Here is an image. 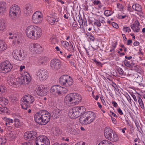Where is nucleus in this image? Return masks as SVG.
<instances>
[{"label": "nucleus", "mask_w": 145, "mask_h": 145, "mask_svg": "<svg viewBox=\"0 0 145 145\" xmlns=\"http://www.w3.org/2000/svg\"><path fill=\"white\" fill-rule=\"evenodd\" d=\"M50 66L52 69L57 70L61 67V63L58 59H54L51 61Z\"/></svg>", "instance_id": "nucleus-11"}, {"label": "nucleus", "mask_w": 145, "mask_h": 145, "mask_svg": "<svg viewBox=\"0 0 145 145\" xmlns=\"http://www.w3.org/2000/svg\"><path fill=\"white\" fill-rule=\"evenodd\" d=\"M37 77L40 81L46 80L48 77V72L46 70L41 69L39 70L37 72Z\"/></svg>", "instance_id": "nucleus-9"}, {"label": "nucleus", "mask_w": 145, "mask_h": 145, "mask_svg": "<svg viewBox=\"0 0 145 145\" xmlns=\"http://www.w3.org/2000/svg\"><path fill=\"white\" fill-rule=\"evenodd\" d=\"M47 20L51 25H53L54 24H56L58 22L59 24H60L59 22V18H57L54 16H53L52 17H48Z\"/></svg>", "instance_id": "nucleus-20"}, {"label": "nucleus", "mask_w": 145, "mask_h": 145, "mask_svg": "<svg viewBox=\"0 0 145 145\" xmlns=\"http://www.w3.org/2000/svg\"><path fill=\"white\" fill-rule=\"evenodd\" d=\"M117 111L120 115H122L123 114V113L120 108H118Z\"/></svg>", "instance_id": "nucleus-60"}, {"label": "nucleus", "mask_w": 145, "mask_h": 145, "mask_svg": "<svg viewBox=\"0 0 145 145\" xmlns=\"http://www.w3.org/2000/svg\"><path fill=\"white\" fill-rule=\"evenodd\" d=\"M42 35V31L40 27L36 26L33 35H31L32 39H37L40 37Z\"/></svg>", "instance_id": "nucleus-12"}, {"label": "nucleus", "mask_w": 145, "mask_h": 145, "mask_svg": "<svg viewBox=\"0 0 145 145\" xmlns=\"http://www.w3.org/2000/svg\"><path fill=\"white\" fill-rule=\"evenodd\" d=\"M13 55L15 59L21 61L24 59L25 57V54L24 51L20 49H16L13 51Z\"/></svg>", "instance_id": "nucleus-6"}, {"label": "nucleus", "mask_w": 145, "mask_h": 145, "mask_svg": "<svg viewBox=\"0 0 145 145\" xmlns=\"http://www.w3.org/2000/svg\"><path fill=\"white\" fill-rule=\"evenodd\" d=\"M132 68L133 70L135 71L140 74L142 75L144 74L143 70L139 66L137 65H135L132 67Z\"/></svg>", "instance_id": "nucleus-32"}, {"label": "nucleus", "mask_w": 145, "mask_h": 145, "mask_svg": "<svg viewBox=\"0 0 145 145\" xmlns=\"http://www.w3.org/2000/svg\"><path fill=\"white\" fill-rule=\"evenodd\" d=\"M20 12V8L18 5H12L10 8V16L12 19L15 18L19 15Z\"/></svg>", "instance_id": "nucleus-4"}, {"label": "nucleus", "mask_w": 145, "mask_h": 145, "mask_svg": "<svg viewBox=\"0 0 145 145\" xmlns=\"http://www.w3.org/2000/svg\"><path fill=\"white\" fill-rule=\"evenodd\" d=\"M36 26V25H31L27 27L26 29V34L27 36L29 38L31 39L32 38L31 35L33 34Z\"/></svg>", "instance_id": "nucleus-17"}, {"label": "nucleus", "mask_w": 145, "mask_h": 145, "mask_svg": "<svg viewBox=\"0 0 145 145\" xmlns=\"http://www.w3.org/2000/svg\"><path fill=\"white\" fill-rule=\"evenodd\" d=\"M35 91L37 94L39 96H43L47 94V88L42 87V85L37 86Z\"/></svg>", "instance_id": "nucleus-14"}, {"label": "nucleus", "mask_w": 145, "mask_h": 145, "mask_svg": "<svg viewBox=\"0 0 145 145\" xmlns=\"http://www.w3.org/2000/svg\"><path fill=\"white\" fill-rule=\"evenodd\" d=\"M7 4L4 2L0 3V13H3L6 11Z\"/></svg>", "instance_id": "nucleus-34"}, {"label": "nucleus", "mask_w": 145, "mask_h": 145, "mask_svg": "<svg viewBox=\"0 0 145 145\" xmlns=\"http://www.w3.org/2000/svg\"><path fill=\"white\" fill-rule=\"evenodd\" d=\"M124 63L126 66L129 67H131V65H130L131 62L125 59L124 61Z\"/></svg>", "instance_id": "nucleus-48"}, {"label": "nucleus", "mask_w": 145, "mask_h": 145, "mask_svg": "<svg viewBox=\"0 0 145 145\" xmlns=\"http://www.w3.org/2000/svg\"><path fill=\"white\" fill-rule=\"evenodd\" d=\"M7 48V45L3 42L0 45V52L4 51Z\"/></svg>", "instance_id": "nucleus-40"}, {"label": "nucleus", "mask_w": 145, "mask_h": 145, "mask_svg": "<svg viewBox=\"0 0 145 145\" xmlns=\"http://www.w3.org/2000/svg\"><path fill=\"white\" fill-rule=\"evenodd\" d=\"M78 22L79 24L80 25V27L81 28H83V20L82 18H80L79 17V19L78 20Z\"/></svg>", "instance_id": "nucleus-52"}, {"label": "nucleus", "mask_w": 145, "mask_h": 145, "mask_svg": "<svg viewBox=\"0 0 145 145\" xmlns=\"http://www.w3.org/2000/svg\"><path fill=\"white\" fill-rule=\"evenodd\" d=\"M6 142V140L5 138H2L1 136H0V144L2 145H3L5 144Z\"/></svg>", "instance_id": "nucleus-47"}, {"label": "nucleus", "mask_w": 145, "mask_h": 145, "mask_svg": "<svg viewBox=\"0 0 145 145\" xmlns=\"http://www.w3.org/2000/svg\"><path fill=\"white\" fill-rule=\"evenodd\" d=\"M95 117V114L91 112H86L80 117L79 121L83 125L89 124L94 121Z\"/></svg>", "instance_id": "nucleus-2"}, {"label": "nucleus", "mask_w": 145, "mask_h": 145, "mask_svg": "<svg viewBox=\"0 0 145 145\" xmlns=\"http://www.w3.org/2000/svg\"><path fill=\"white\" fill-rule=\"evenodd\" d=\"M22 77L24 78V84H27L31 80V76L28 73L26 72Z\"/></svg>", "instance_id": "nucleus-30"}, {"label": "nucleus", "mask_w": 145, "mask_h": 145, "mask_svg": "<svg viewBox=\"0 0 145 145\" xmlns=\"http://www.w3.org/2000/svg\"><path fill=\"white\" fill-rule=\"evenodd\" d=\"M80 131L78 129H74L73 128L72 132H70L72 134L76 135L79 133Z\"/></svg>", "instance_id": "nucleus-43"}, {"label": "nucleus", "mask_w": 145, "mask_h": 145, "mask_svg": "<svg viewBox=\"0 0 145 145\" xmlns=\"http://www.w3.org/2000/svg\"><path fill=\"white\" fill-rule=\"evenodd\" d=\"M49 139L44 136H40L36 138L35 145H50Z\"/></svg>", "instance_id": "nucleus-7"}, {"label": "nucleus", "mask_w": 145, "mask_h": 145, "mask_svg": "<svg viewBox=\"0 0 145 145\" xmlns=\"http://www.w3.org/2000/svg\"><path fill=\"white\" fill-rule=\"evenodd\" d=\"M73 80L72 78L69 76L68 77L64 83L63 86L66 87H69L73 84Z\"/></svg>", "instance_id": "nucleus-29"}, {"label": "nucleus", "mask_w": 145, "mask_h": 145, "mask_svg": "<svg viewBox=\"0 0 145 145\" xmlns=\"http://www.w3.org/2000/svg\"><path fill=\"white\" fill-rule=\"evenodd\" d=\"M104 14L106 16H108L111 15L110 12L109 10H105L104 13Z\"/></svg>", "instance_id": "nucleus-55"}, {"label": "nucleus", "mask_w": 145, "mask_h": 145, "mask_svg": "<svg viewBox=\"0 0 145 145\" xmlns=\"http://www.w3.org/2000/svg\"><path fill=\"white\" fill-rule=\"evenodd\" d=\"M117 7L120 9H122L123 8V7L122 4L118 3L117 4Z\"/></svg>", "instance_id": "nucleus-59"}, {"label": "nucleus", "mask_w": 145, "mask_h": 145, "mask_svg": "<svg viewBox=\"0 0 145 145\" xmlns=\"http://www.w3.org/2000/svg\"><path fill=\"white\" fill-rule=\"evenodd\" d=\"M112 25L115 28H117L118 27V25L116 24V23L115 22H112Z\"/></svg>", "instance_id": "nucleus-63"}, {"label": "nucleus", "mask_w": 145, "mask_h": 145, "mask_svg": "<svg viewBox=\"0 0 145 145\" xmlns=\"http://www.w3.org/2000/svg\"><path fill=\"white\" fill-rule=\"evenodd\" d=\"M76 109L78 108V111L79 112L80 115H81L82 114H84L86 111V109L84 106H78L76 107Z\"/></svg>", "instance_id": "nucleus-35"}, {"label": "nucleus", "mask_w": 145, "mask_h": 145, "mask_svg": "<svg viewBox=\"0 0 145 145\" xmlns=\"http://www.w3.org/2000/svg\"><path fill=\"white\" fill-rule=\"evenodd\" d=\"M10 98H11V101L12 103H16V102L18 101V99L17 97H12L11 96L10 97Z\"/></svg>", "instance_id": "nucleus-46"}, {"label": "nucleus", "mask_w": 145, "mask_h": 145, "mask_svg": "<svg viewBox=\"0 0 145 145\" xmlns=\"http://www.w3.org/2000/svg\"><path fill=\"white\" fill-rule=\"evenodd\" d=\"M133 9L135 11L138 12L137 14L139 15H141L143 14L142 11V8L141 6L138 4H134L132 5Z\"/></svg>", "instance_id": "nucleus-22"}, {"label": "nucleus", "mask_w": 145, "mask_h": 145, "mask_svg": "<svg viewBox=\"0 0 145 145\" xmlns=\"http://www.w3.org/2000/svg\"><path fill=\"white\" fill-rule=\"evenodd\" d=\"M6 88L3 86L0 85V94L5 93Z\"/></svg>", "instance_id": "nucleus-44"}, {"label": "nucleus", "mask_w": 145, "mask_h": 145, "mask_svg": "<svg viewBox=\"0 0 145 145\" xmlns=\"http://www.w3.org/2000/svg\"><path fill=\"white\" fill-rule=\"evenodd\" d=\"M119 138L117 134L113 132V134L111 135L108 139L112 142H116L118 140Z\"/></svg>", "instance_id": "nucleus-31"}, {"label": "nucleus", "mask_w": 145, "mask_h": 145, "mask_svg": "<svg viewBox=\"0 0 145 145\" xmlns=\"http://www.w3.org/2000/svg\"><path fill=\"white\" fill-rule=\"evenodd\" d=\"M37 133L34 131H27L24 133V137L26 140H34L37 135Z\"/></svg>", "instance_id": "nucleus-13"}, {"label": "nucleus", "mask_w": 145, "mask_h": 145, "mask_svg": "<svg viewBox=\"0 0 145 145\" xmlns=\"http://www.w3.org/2000/svg\"><path fill=\"white\" fill-rule=\"evenodd\" d=\"M140 23L137 20L135 21L133 24L131 25V27L132 30L134 31L138 32L140 30L139 26Z\"/></svg>", "instance_id": "nucleus-25"}, {"label": "nucleus", "mask_w": 145, "mask_h": 145, "mask_svg": "<svg viewBox=\"0 0 145 145\" xmlns=\"http://www.w3.org/2000/svg\"><path fill=\"white\" fill-rule=\"evenodd\" d=\"M75 145H87L85 142H80L75 144Z\"/></svg>", "instance_id": "nucleus-58"}, {"label": "nucleus", "mask_w": 145, "mask_h": 145, "mask_svg": "<svg viewBox=\"0 0 145 145\" xmlns=\"http://www.w3.org/2000/svg\"><path fill=\"white\" fill-rule=\"evenodd\" d=\"M22 145H32V144L31 142H27L23 143Z\"/></svg>", "instance_id": "nucleus-61"}, {"label": "nucleus", "mask_w": 145, "mask_h": 145, "mask_svg": "<svg viewBox=\"0 0 145 145\" xmlns=\"http://www.w3.org/2000/svg\"><path fill=\"white\" fill-rule=\"evenodd\" d=\"M14 121V125L16 127H18L21 126V123L19 119H15Z\"/></svg>", "instance_id": "nucleus-41"}, {"label": "nucleus", "mask_w": 145, "mask_h": 145, "mask_svg": "<svg viewBox=\"0 0 145 145\" xmlns=\"http://www.w3.org/2000/svg\"><path fill=\"white\" fill-rule=\"evenodd\" d=\"M93 24L94 25L98 27H99L101 25V23L97 20H95V21L94 22Z\"/></svg>", "instance_id": "nucleus-49"}, {"label": "nucleus", "mask_w": 145, "mask_h": 145, "mask_svg": "<svg viewBox=\"0 0 145 145\" xmlns=\"http://www.w3.org/2000/svg\"><path fill=\"white\" fill-rule=\"evenodd\" d=\"M114 131L109 127H107L105 128L104 131L105 136L106 139H108Z\"/></svg>", "instance_id": "nucleus-26"}, {"label": "nucleus", "mask_w": 145, "mask_h": 145, "mask_svg": "<svg viewBox=\"0 0 145 145\" xmlns=\"http://www.w3.org/2000/svg\"><path fill=\"white\" fill-rule=\"evenodd\" d=\"M68 77H69L68 75H64L61 76L59 78V83L61 85L63 86Z\"/></svg>", "instance_id": "nucleus-33"}, {"label": "nucleus", "mask_w": 145, "mask_h": 145, "mask_svg": "<svg viewBox=\"0 0 145 145\" xmlns=\"http://www.w3.org/2000/svg\"><path fill=\"white\" fill-rule=\"evenodd\" d=\"M62 113L61 110L56 109L54 110L52 112L51 115L54 118H57L60 116Z\"/></svg>", "instance_id": "nucleus-28"}, {"label": "nucleus", "mask_w": 145, "mask_h": 145, "mask_svg": "<svg viewBox=\"0 0 145 145\" xmlns=\"http://www.w3.org/2000/svg\"><path fill=\"white\" fill-rule=\"evenodd\" d=\"M7 82L10 85L13 86L15 87L17 86V82H16V79L13 76L10 75L8 76Z\"/></svg>", "instance_id": "nucleus-23"}, {"label": "nucleus", "mask_w": 145, "mask_h": 145, "mask_svg": "<svg viewBox=\"0 0 145 145\" xmlns=\"http://www.w3.org/2000/svg\"><path fill=\"white\" fill-rule=\"evenodd\" d=\"M74 102V105H76L82 99V97L81 95L78 93H71Z\"/></svg>", "instance_id": "nucleus-21"}, {"label": "nucleus", "mask_w": 145, "mask_h": 145, "mask_svg": "<svg viewBox=\"0 0 145 145\" xmlns=\"http://www.w3.org/2000/svg\"><path fill=\"white\" fill-rule=\"evenodd\" d=\"M6 27L4 21L3 20H0V31H3Z\"/></svg>", "instance_id": "nucleus-37"}, {"label": "nucleus", "mask_w": 145, "mask_h": 145, "mask_svg": "<svg viewBox=\"0 0 145 145\" xmlns=\"http://www.w3.org/2000/svg\"><path fill=\"white\" fill-rule=\"evenodd\" d=\"M99 143L104 145H114L111 142L107 140H103L101 141Z\"/></svg>", "instance_id": "nucleus-38"}, {"label": "nucleus", "mask_w": 145, "mask_h": 145, "mask_svg": "<svg viewBox=\"0 0 145 145\" xmlns=\"http://www.w3.org/2000/svg\"><path fill=\"white\" fill-rule=\"evenodd\" d=\"M41 47L38 44H31L30 48V50L34 54H39L40 52Z\"/></svg>", "instance_id": "nucleus-15"}, {"label": "nucleus", "mask_w": 145, "mask_h": 145, "mask_svg": "<svg viewBox=\"0 0 145 145\" xmlns=\"http://www.w3.org/2000/svg\"><path fill=\"white\" fill-rule=\"evenodd\" d=\"M70 51L72 52H74V50L73 46V45L72 44L71 45H70Z\"/></svg>", "instance_id": "nucleus-64"}, {"label": "nucleus", "mask_w": 145, "mask_h": 145, "mask_svg": "<svg viewBox=\"0 0 145 145\" xmlns=\"http://www.w3.org/2000/svg\"><path fill=\"white\" fill-rule=\"evenodd\" d=\"M78 108L76 109V107L70 110L69 113V115L71 118H76L80 116L79 112L78 111Z\"/></svg>", "instance_id": "nucleus-16"}, {"label": "nucleus", "mask_w": 145, "mask_h": 145, "mask_svg": "<svg viewBox=\"0 0 145 145\" xmlns=\"http://www.w3.org/2000/svg\"><path fill=\"white\" fill-rule=\"evenodd\" d=\"M24 78L22 77V76L20 78H17L16 79V82L18 84H24Z\"/></svg>", "instance_id": "nucleus-39"}, {"label": "nucleus", "mask_w": 145, "mask_h": 145, "mask_svg": "<svg viewBox=\"0 0 145 145\" xmlns=\"http://www.w3.org/2000/svg\"><path fill=\"white\" fill-rule=\"evenodd\" d=\"M48 59L47 57H40L38 59V63L40 65H46L48 61Z\"/></svg>", "instance_id": "nucleus-24"}, {"label": "nucleus", "mask_w": 145, "mask_h": 145, "mask_svg": "<svg viewBox=\"0 0 145 145\" xmlns=\"http://www.w3.org/2000/svg\"><path fill=\"white\" fill-rule=\"evenodd\" d=\"M135 79L136 81V82L139 83L142 81V76L138 75L137 77H135Z\"/></svg>", "instance_id": "nucleus-45"}, {"label": "nucleus", "mask_w": 145, "mask_h": 145, "mask_svg": "<svg viewBox=\"0 0 145 145\" xmlns=\"http://www.w3.org/2000/svg\"><path fill=\"white\" fill-rule=\"evenodd\" d=\"M13 66L8 61H3L0 64V72L6 73L12 69Z\"/></svg>", "instance_id": "nucleus-5"}, {"label": "nucleus", "mask_w": 145, "mask_h": 145, "mask_svg": "<svg viewBox=\"0 0 145 145\" xmlns=\"http://www.w3.org/2000/svg\"><path fill=\"white\" fill-rule=\"evenodd\" d=\"M73 125L72 124H68L66 125V127L67 129L70 132H71L72 129H73Z\"/></svg>", "instance_id": "nucleus-42"}, {"label": "nucleus", "mask_w": 145, "mask_h": 145, "mask_svg": "<svg viewBox=\"0 0 145 145\" xmlns=\"http://www.w3.org/2000/svg\"><path fill=\"white\" fill-rule=\"evenodd\" d=\"M22 35L20 34H14V40L13 43L15 45H18L21 41Z\"/></svg>", "instance_id": "nucleus-27"}, {"label": "nucleus", "mask_w": 145, "mask_h": 145, "mask_svg": "<svg viewBox=\"0 0 145 145\" xmlns=\"http://www.w3.org/2000/svg\"><path fill=\"white\" fill-rule=\"evenodd\" d=\"M118 71L119 74L122 75H123L124 71L122 68L120 67L118 68Z\"/></svg>", "instance_id": "nucleus-54"}, {"label": "nucleus", "mask_w": 145, "mask_h": 145, "mask_svg": "<svg viewBox=\"0 0 145 145\" xmlns=\"http://www.w3.org/2000/svg\"><path fill=\"white\" fill-rule=\"evenodd\" d=\"M71 93H70L66 96L65 98L64 103L68 106L74 105V102Z\"/></svg>", "instance_id": "nucleus-18"}, {"label": "nucleus", "mask_w": 145, "mask_h": 145, "mask_svg": "<svg viewBox=\"0 0 145 145\" xmlns=\"http://www.w3.org/2000/svg\"><path fill=\"white\" fill-rule=\"evenodd\" d=\"M51 114L47 111L42 110L34 115L35 121L39 124L45 125L49 121Z\"/></svg>", "instance_id": "nucleus-1"}, {"label": "nucleus", "mask_w": 145, "mask_h": 145, "mask_svg": "<svg viewBox=\"0 0 145 145\" xmlns=\"http://www.w3.org/2000/svg\"><path fill=\"white\" fill-rule=\"evenodd\" d=\"M123 30L125 32H128L129 33L131 31L130 28L127 27H123Z\"/></svg>", "instance_id": "nucleus-53"}, {"label": "nucleus", "mask_w": 145, "mask_h": 145, "mask_svg": "<svg viewBox=\"0 0 145 145\" xmlns=\"http://www.w3.org/2000/svg\"><path fill=\"white\" fill-rule=\"evenodd\" d=\"M4 120L6 122L5 124L7 126L8 125H12L14 122L13 120L10 118H7L6 117H4Z\"/></svg>", "instance_id": "nucleus-36"}, {"label": "nucleus", "mask_w": 145, "mask_h": 145, "mask_svg": "<svg viewBox=\"0 0 145 145\" xmlns=\"http://www.w3.org/2000/svg\"><path fill=\"white\" fill-rule=\"evenodd\" d=\"M63 89L67 90L66 88H63L58 85L52 86L50 89V92L54 95L60 96L62 93Z\"/></svg>", "instance_id": "nucleus-8"}, {"label": "nucleus", "mask_w": 145, "mask_h": 145, "mask_svg": "<svg viewBox=\"0 0 145 145\" xmlns=\"http://www.w3.org/2000/svg\"><path fill=\"white\" fill-rule=\"evenodd\" d=\"M8 110L7 108L4 107L3 114L4 115H7L8 114Z\"/></svg>", "instance_id": "nucleus-57"}, {"label": "nucleus", "mask_w": 145, "mask_h": 145, "mask_svg": "<svg viewBox=\"0 0 145 145\" xmlns=\"http://www.w3.org/2000/svg\"><path fill=\"white\" fill-rule=\"evenodd\" d=\"M93 3L95 5H98L99 4H101V2L99 0H95L93 1Z\"/></svg>", "instance_id": "nucleus-56"}, {"label": "nucleus", "mask_w": 145, "mask_h": 145, "mask_svg": "<svg viewBox=\"0 0 145 145\" xmlns=\"http://www.w3.org/2000/svg\"><path fill=\"white\" fill-rule=\"evenodd\" d=\"M42 20V14L39 11L35 12L32 16V20L33 23L39 24L41 22Z\"/></svg>", "instance_id": "nucleus-10"}, {"label": "nucleus", "mask_w": 145, "mask_h": 145, "mask_svg": "<svg viewBox=\"0 0 145 145\" xmlns=\"http://www.w3.org/2000/svg\"><path fill=\"white\" fill-rule=\"evenodd\" d=\"M3 99V100L2 101V103H1V105H6L8 104V100L4 97Z\"/></svg>", "instance_id": "nucleus-51"}, {"label": "nucleus", "mask_w": 145, "mask_h": 145, "mask_svg": "<svg viewBox=\"0 0 145 145\" xmlns=\"http://www.w3.org/2000/svg\"><path fill=\"white\" fill-rule=\"evenodd\" d=\"M99 21L100 22H101L102 23H105L106 22L105 21V18L102 16H100L99 18Z\"/></svg>", "instance_id": "nucleus-50"}, {"label": "nucleus", "mask_w": 145, "mask_h": 145, "mask_svg": "<svg viewBox=\"0 0 145 145\" xmlns=\"http://www.w3.org/2000/svg\"><path fill=\"white\" fill-rule=\"evenodd\" d=\"M112 104L115 107H116L118 106V105L116 102L115 101H113L112 102Z\"/></svg>", "instance_id": "nucleus-62"}, {"label": "nucleus", "mask_w": 145, "mask_h": 145, "mask_svg": "<svg viewBox=\"0 0 145 145\" xmlns=\"http://www.w3.org/2000/svg\"><path fill=\"white\" fill-rule=\"evenodd\" d=\"M35 100L34 97L30 94L24 95L21 99V101L22 102V108L24 110H27L29 107L30 105L33 103Z\"/></svg>", "instance_id": "nucleus-3"}, {"label": "nucleus", "mask_w": 145, "mask_h": 145, "mask_svg": "<svg viewBox=\"0 0 145 145\" xmlns=\"http://www.w3.org/2000/svg\"><path fill=\"white\" fill-rule=\"evenodd\" d=\"M32 5L30 4H26L24 9V12L26 16L30 15L33 12Z\"/></svg>", "instance_id": "nucleus-19"}]
</instances>
